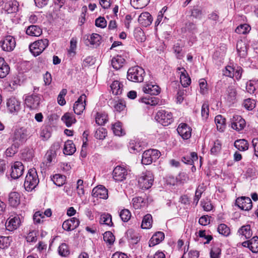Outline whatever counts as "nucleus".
Returning a JSON list of instances; mask_svg holds the SVG:
<instances>
[{"label":"nucleus","mask_w":258,"mask_h":258,"mask_svg":"<svg viewBox=\"0 0 258 258\" xmlns=\"http://www.w3.org/2000/svg\"><path fill=\"white\" fill-rule=\"evenodd\" d=\"M30 133L27 128L24 127L17 128L12 135L11 140L19 145L23 144L29 138Z\"/></svg>","instance_id":"obj_1"},{"label":"nucleus","mask_w":258,"mask_h":258,"mask_svg":"<svg viewBox=\"0 0 258 258\" xmlns=\"http://www.w3.org/2000/svg\"><path fill=\"white\" fill-rule=\"evenodd\" d=\"M39 179L35 169H30L27 173L24 186L28 191L32 190L38 184Z\"/></svg>","instance_id":"obj_2"},{"label":"nucleus","mask_w":258,"mask_h":258,"mask_svg":"<svg viewBox=\"0 0 258 258\" xmlns=\"http://www.w3.org/2000/svg\"><path fill=\"white\" fill-rule=\"evenodd\" d=\"M145 71L139 66L132 67L127 71V78L134 82H142L144 80Z\"/></svg>","instance_id":"obj_3"},{"label":"nucleus","mask_w":258,"mask_h":258,"mask_svg":"<svg viewBox=\"0 0 258 258\" xmlns=\"http://www.w3.org/2000/svg\"><path fill=\"white\" fill-rule=\"evenodd\" d=\"M48 44L49 41L48 39H40L31 43L29 45V49L33 55L37 56L45 49Z\"/></svg>","instance_id":"obj_4"},{"label":"nucleus","mask_w":258,"mask_h":258,"mask_svg":"<svg viewBox=\"0 0 258 258\" xmlns=\"http://www.w3.org/2000/svg\"><path fill=\"white\" fill-rule=\"evenodd\" d=\"M160 152L155 149H149L145 151L142 155V163L150 165L155 162L160 156Z\"/></svg>","instance_id":"obj_5"},{"label":"nucleus","mask_w":258,"mask_h":258,"mask_svg":"<svg viewBox=\"0 0 258 258\" xmlns=\"http://www.w3.org/2000/svg\"><path fill=\"white\" fill-rule=\"evenodd\" d=\"M155 118L163 126H167L173 121L172 113L165 110L158 111Z\"/></svg>","instance_id":"obj_6"},{"label":"nucleus","mask_w":258,"mask_h":258,"mask_svg":"<svg viewBox=\"0 0 258 258\" xmlns=\"http://www.w3.org/2000/svg\"><path fill=\"white\" fill-rule=\"evenodd\" d=\"M154 181V176L150 171H146L140 177L138 183L140 188L147 189L150 188Z\"/></svg>","instance_id":"obj_7"},{"label":"nucleus","mask_w":258,"mask_h":258,"mask_svg":"<svg viewBox=\"0 0 258 258\" xmlns=\"http://www.w3.org/2000/svg\"><path fill=\"white\" fill-rule=\"evenodd\" d=\"M41 97L38 94H32L26 97L25 103L26 106L32 110L38 109L39 107Z\"/></svg>","instance_id":"obj_8"},{"label":"nucleus","mask_w":258,"mask_h":258,"mask_svg":"<svg viewBox=\"0 0 258 258\" xmlns=\"http://www.w3.org/2000/svg\"><path fill=\"white\" fill-rule=\"evenodd\" d=\"M15 46L16 40L12 36H7L2 42L1 47L4 51H11L14 50Z\"/></svg>","instance_id":"obj_9"},{"label":"nucleus","mask_w":258,"mask_h":258,"mask_svg":"<svg viewBox=\"0 0 258 258\" xmlns=\"http://www.w3.org/2000/svg\"><path fill=\"white\" fill-rule=\"evenodd\" d=\"M236 205L241 210L248 211L252 207V203L249 197H241L236 200Z\"/></svg>","instance_id":"obj_10"},{"label":"nucleus","mask_w":258,"mask_h":258,"mask_svg":"<svg viewBox=\"0 0 258 258\" xmlns=\"http://www.w3.org/2000/svg\"><path fill=\"white\" fill-rule=\"evenodd\" d=\"M24 167L21 162H15L11 167V175L13 179H18L23 173Z\"/></svg>","instance_id":"obj_11"},{"label":"nucleus","mask_w":258,"mask_h":258,"mask_svg":"<svg viewBox=\"0 0 258 258\" xmlns=\"http://www.w3.org/2000/svg\"><path fill=\"white\" fill-rule=\"evenodd\" d=\"M231 122V127L238 132L242 130L245 126V120L239 115H234Z\"/></svg>","instance_id":"obj_12"},{"label":"nucleus","mask_w":258,"mask_h":258,"mask_svg":"<svg viewBox=\"0 0 258 258\" xmlns=\"http://www.w3.org/2000/svg\"><path fill=\"white\" fill-rule=\"evenodd\" d=\"M86 96L83 94L80 96L74 105V111L77 114H81L85 108Z\"/></svg>","instance_id":"obj_13"},{"label":"nucleus","mask_w":258,"mask_h":258,"mask_svg":"<svg viewBox=\"0 0 258 258\" xmlns=\"http://www.w3.org/2000/svg\"><path fill=\"white\" fill-rule=\"evenodd\" d=\"M113 178L116 181H122L126 178L127 170L120 166H116L112 173Z\"/></svg>","instance_id":"obj_14"},{"label":"nucleus","mask_w":258,"mask_h":258,"mask_svg":"<svg viewBox=\"0 0 258 258\" xmlns=\"http://www.w3.org/2000/svg\"><path fill=\"white\" fill-rule=\"evenodd\" d=\"M191 128L186 123H180L177 128L178 134L184 140H187L190 138L191 135Z\"/></svg>","instance_id":"obj_15"},{"label":"nucleus","mask_w":258,"mask_h":258,"mask_svg":"<svg viewBox=\"0 0 258 258\" xmlns=\"http://www.w3.org/2000/svg\"><path fill=\"white\" fill-rule=\"evenodd\" d=\"M79 223V219L73 217L64 221L62 223V227L64 230L70 231L77 228Z\"/></svg>","instance_id":"obj_16"},{"label":"nucleus","mask_w":258,"mask_h":258,"mask_svg":"<svg viewBox=\"0 0 258 258\" xmlns=\"http://www.w3.org/2000/svg\"><path fill=\"white\" fill-rule=\"evenodd\" d=\"M93 197L102 199H107L108 198V190L103 185H99L94 187L92 192Z\"/></svg>","instance_id":"obj_17"},{"label":"nucleus","mask_w":258,"mask_h":258,"mask_svg":"<svg viewBox=\"0 0 258 258\" xmlns=\"http://www.w3.org/2000/svg\"><path fill=\"white\" fill-rule=\"evenodd\" d=\"M101 37L100 35L93 33L90 36H87V39L85 40V43L86 45L93 47H97L101 43Z\"/></svg>","instance_id":"obj_18"},{"label":"nucleus","mask_w":258,"mask_h":258,"mask_svg":"<svg viewBox=\"0 0 258 258\" xmlns=\"http://www.w3.org/2000/svg\"><path fill=\"white\" fill-rule=\"evenodd\" d=\"M7 106L11 113L18 112L21 108V103L15 97L9 98L7 102Z\"/></svg>","instance_id":"obj_19"},{"label":"nucleus","mask_w":258,"mask_h":258,"mask_svg":"<svg viewBox=\"0 0 258 258\" xmlns=\"http://www.w3.org/2000/svg\"><path fill=\"white\" fill-rule=\"evenodd\" d=\"M242 245L248 247L252 252H258V237L254 236L249 240L242 243Z\"/></svg>","instance_id":"obj_20"},{"label":"nucleus","mask_w":258,"mask_h":258,"mask_svg":"<svg viewBox=\"0 0 258 258\" xmlns=\"http://www.w3.org/2000/svg\"><path fill=\"white\" fill-rule=\"evenodd\" d=\"M237 92L234 86H229L226 90L225 99L229 103H234L236 99Z\"/></svg>","instance_id":"obj_21"},{"label":"nucleus","mask_w":258,"mask_h":258,"mask_svg":"<svg viewBox=\"0 0 258 258\" xmlns=\"http://www.w3.org/2000/svg\"><path fill=\"white\" fill-rule=\"evenodd\" d=\"M153 21L152 16L148 12L142 13L139 17V23L144 27L151 25Z\"/></svg>","instance_id":"obj_22"},{"label":"nucleus","mask_w":258,"mask_h":258,"mask_svg":"<svg viewBox=\"0 0 258 258\" xmlns=\"http://www.w3.org/2000/svg\"><path fill=\"white\" fill-rule=\"evenodd\" d=\"M19 6L17 1H10L5 3L4 9L8 14H12L18 11Z\"/></svg>","instance_id":"obj_23"},{"label":"nucleus","mask_w":258,"mask_h":258,"mask_svg":"<svg viewBox=\"0 0 258 258\" xmlns=\"http://www.w3.org/2000/svg\"><path fill=\"white\" fill-rule=\"evenodd\" d=\"M177 69L179 71H181L179 73H180V81L182 86L184 87H187L190 85L191 80L187 74L186 71L184 68H178Z\"/></svg>","instance_id":"obj_24"},{"label":"nucleus","mask_w":258,"mask_h":258,"mask_svg":"<svg viewBox=\"0 0 258 258\" xmlns=\"http://www.w3.org/2000/svg\"><path fill=\"white\" fill-rule=\"evenodd\" d=\"M143 91L151 95H157L160 92V88L157 85L147 84L143 88Z\"/></svg>","instance_id":"obj_25"},{"label":"nucleus","mask_w":258,"mask_h":258,"mask_svg":"<svg viewBox=\"0 0 258 258\" xmlns=\"http://www.w3.org/2000/svg\"><path fill=\"white\" fill-rule=\"evenodd\" d=\"M42 33V30L40 27L37 25H30L27 27L26 33L29 36L38 37Z\"/></svg>","instance_id":"obj_26"},{"label":"nucleus","mask_w":258,"mask_h":258,"mask_svg":"<svg viewBox=\"0 0 258 258\" xmlns=\"http://www.w3.org/2000/svg\"><path fill=\"white\" fill-rule=\"evenodd\" d=\"M20 224V218L17 216L10 217L6 223L8 230L11 231L16 229L19 226Z\"/></svg>","instance_id":"obj_27"},{"label":"nucleus","mask_w":258,"mask_h":258,"mask_svg":"<svg viewBox=\"0 0 258 258\" xmlns=\"http://www.w3.org/2000/svg\"><path fill=\"white\" fill-rule=\"evenodd\" d=\"M164 238V233L162 232H158L154 234L149 241V246H154L155 245L159 244Z\"/></svg>","instance_id":"obj_28"},{"label":"nucleus","mask_w":258,"mask_h":258,"mask_svg":"<svg viewBox=\"0 0 258 258\" xmlns=\"http://www.w3.org/2000/svg\"><path fill=\"white\" fill-rule=\"evenodd\" d=\"M10 72V67L5 59L0 57V78L6 77Z\"/></svg>","instance_id":"obj_29"},{"label":"nucleus","mask_w":258,"mask_h":258,"mask_svg":"<svg viewBox=\"0 0 258 258\" xmlns=\"http://www.w3.org/2000/svg\"><path fill=\"white\" fill-rule=\"evenodd\" d=\"M9 202L11 206L16 207L20 203V195L17 192H12L9 197Z\"/></svg>","instance_id":"obj_30"},{"label":"nucleus","mask_w":258,"mask_h":258,"mask_svg":"<svg viewBox=\"0 0 258 258\" xmlns=\"http://www.w3.org/2000/svg\"><path fill=\"white\" fill-rule=\"evenodd\" d=\"M76 147L72 141H67L64 145L63 152L64 154L68 155H73L76 151Z\"/></svg>","instance_id":"obj_31"},{"label":"nucleus","mask_w":258,"mask_h":258,"mask_svg":"<svg viewBox=\"0 0 258 258\" xmlns=\"http://www.w3.org/2000/svg\"><path fill=\"white\" fill-rule=\"evenodd\" d=\"M124 61L125 59L122 56L117 55L112 59L111 64L114 69L117 70L123 66Z\"/></svg>","instance_id":"obj_32"},{"label":"nucleus","mask_w":258,"mask_h":258,"mask_svg":"<svg viewBox=\"0 0 258 258\" xmlns=\"http://www.w3.org/2000/svg\"><path fill=\"white\" fill-rule=\"evenodd\" d=\"M123 85L118 81H113L110 85V88L114 95H118L122 93Z\"/></svg>","instance_id":"obj_33"},{"label":"nucleus","mask_w":258,"mask_h":258,"mask_svg":"<svg viewBox=\"0 0 258 258\" xmlns=\"http://www.w3.org/2000/svg\"><path fill=\"white\" fill-rule=\"evenodd\" d=\"M61 120L68 127L71 126L76 121L74 115L69 112L66 113L61 117Z\"/></svg>","instance_id":"obj_34"},{"label":"nucleus","mask_w":258,"mask_h":258,"mask_svg":"<svg viewBox=\"0 0 258 258\" xmlns=\"http://www.w3.org/2000/svg\"><path fill=\"white\" fill-rule=\"evenodd\" d=\"M234 146L239 151H244L248 149L249 145L246 140L240 139L235 142Z\"/></svg>","instance_id":"obj_35"},{"label":"nucleus","mask_w":258,"mask_h":258,"mask_svg":"<svg viewBox=\"0 0 258 258\" xmlns=\"http://www.w3.org/2000/svg\"><path fill=\"white\" fill-rule=\"evenodd\" d=\"M95 121L98 124L103 125L108 121V115L105 112H97Z\"/></svg>","instance_id":"obj_36"},{"label":"nucleus","mask_w":258,"mask_h":258,"mask_svg":"<svg viewBox=\"0 0 258 258\" xmlns=\"http://www.w3.org/2000/svg\"><path fill=\"white\" fill-rule=\"evenodd\" d=\"M240 234L244 236L246 239L249 238L252 235L249 225L242 226L238 230Z\"/></svg>","instance_id":"obj_37"},{"label":"nucleus","mask_w":258,"mask_h":258,"mask_svg":"<svg viewBox=\"0 0 258 258\" xmlns=\"http://www.w3.org/2000/svg\"><path fill=\"white\" fill-rule=\"evenodd\" d=\"M215 121L217 129L220 132H223L225 127V119L221 115H218L215 117Z\"/></svg>","instance_id":"obj_38"},{"label":"nucleus","mask_w":258,"mask_h":258,"mask_svg":"<svg viewBox=\"0 0 258 258\" xmlns=\"http://www.w3.org/2000/svg\"><path fill=\"white\" fill-rule=\"evenodd\" d=\"M152 224V217L151 214L146 215L143 219L141 227L143 229H149Z\"/></svg>","instance_id":"obj_39"},{"label":"nucleus","mask_w":258,"mask_h":258,"mask_svg":"<svg viewBox=\"0 0 258 258\" xmlns=\"http://www.w3.org/2000/svg\"><path fill=\"white\" fill-rule=\"evenodd\" d=\"M150 0H131V5L135 9H142L146 7Z\"/></svg>","instance_id":"obj_40"},{"label":"nucleus","mask_w":258,"mask_h":258,"mask_svg":"<svg viewBox=\"0 0 258 258\" xmlns=\"http://www.w3.org/2000/svg\"><path fill=\"white\" fill-rule=\"evenodd\" d=\"M100 223L101 224L106 225L107 226H112L113 223L112 222L111 216L108 214H102L100 218Z\"/></svg>","instance_id":"obj_41"},{"label":"nucleus","mask_w":258,"mask_h":258,"mask_svg":"<svg viewBox=\"0 0 258 258\" xmlns=\"http://www.w3.org/2000/svg\"><path fill=\"white\" fill-rule=\"evenodd\" d=\"M134 37L139 42H143L146 40L144 31L140 28H137L134 31Z\"/></svg>","instance_id":"obj_42"},{"label":"nucleus","mask_w":258,"mask_h":258,"mask_svg":"<svg viewBox=\"0 0 258 258\" xmlns=\"http://www.w3.org/2000/svg\"><path fill=\"white\" fill-rule=\"evenodd\" d=\"M20 145L16 143L15 142H12V146L8 148L6 151V154L7 156L11 157L16 153L18 151V149Z\"/></svg>","instance_id":"obj_43"},{"label":"nucleus","mask_w":258,"mask_h":258,"mask_svg":"<svg viewBox=\"0 0 258 258\" xmlns=\"http://www.w3.org/2000/svg\"><path fill=\"white\" fill-rule=\"evenodd\" d=\"M217 230L220 234L224 236H228L230 234V228L225 224H220L217 228Z\"/></svg>","instance_id":"obj_44"},{"label":"nucleus","mask_w":258,"mask_h":258,"mask_svg":"<svg viewBox=\"0 0 258 258\" xmlns=\"http://www.w3.org/2000/svg\"><path fill=\"white\" fill-rule=\"evenodd\" d=\"M132 201L133 206L135 209H140L145 205V202H144L143 198L142 197L134 198Z\"/></svg>","instance_id":"obj_45"},{"label":"nucleus","mask_w":258,"mask_h":258,"mask_svg":"<svg viewBox=\"0 0 258 258\" xmlns=\"http://www.w3.org/2000/svg\"><path fill=\"white\" fill-rule=\"evenodd\" d=\"M236 48L240 56L243 57L246 55V47L242 41L240 40L238 41L236 45Z\"/></svg>","instance_id":"obj_46"},{"label":"nucleus","mask_w":258,"mask_h":258,"mask_svg":"<svg viewBox=\"0 0 258 258\" xmlns=\"http://www.w3.org/2000/svg\"><path fill=\"white\" fill-rule=\"evenodd\" d=\"M58 253L61 256L66 257L70 254V250L68 245L66 243H62L58 247Z\"/></svg>","instance_id":"obj_47"},{"label":"nucleus","mask_w":258,"mask_h":258,"mask_svg":"<svg viewBox=\"0 0 258 258\" xmlns=\"http://www.w3.org/2000/svg\"><path fill=\"white\" fill-rule=\"evenodd\" d=\"M52 180L56 185L60 186L64 183L65 177L60 174H55L52 178Z\"/></svg>","instance_id":"obj_48"},{"label":"nucleus","mask_w":258,"mask_h":258,"mask_svg":"<svg viewBox=\"0 0 258 258\" xmlns=\"http://www.w3.org/2000/svg\"><path fill=\"white\" fill-rule=\"evenodd\" d=\"M191 16L195 19H201L202 16V9L198 7H194L190 11Z\"/></svg>","instance_id":"obj_49"},{"label":"nucleus","mask_w":258,"mask_h":258,"mask_svg":"<svg viewBox=\"0 0 258 258\" xmlns=\"http://www.w3.org/2000/svg\"><path fill=\"white\" fill-rule=\"evenodd\" d=\"M250 30V26L247 24H244L238 26L235 29V32L238 34H245L249 32Z\"/></svg>","instance_id":"obj_50"},{"label":"nucleus","mask_w":258,"mask_h":258,"mask_svg":"<svg viewBox=\"0 0 258 258\" xmlns=\"http://www.w3.org/2000/svg\"><path fill=\"white\" fill-rule=\"evenodd\" d=\"M221 149V142L220 141L217 140L213 144L211 149V153L212 154L216 155L218 154Z\"/></svg>","instance_id":"obj_51"},{"label":"nucleus","mask_w":258,"mask_h":258,"mask_svg":"<svg viewBox=\"0 0 258 258\" xmlns=\"http://www.w3.org/2000/svg\"><path fill=\"white\" fill-rule=\"evenodd\" d=\"M141 100L142 102L152 106H155L157 105L159 102L158 99L155 97L150 98L144 97L142 98Z\"/></svg>","instance_id":"obj_52"},{"label":"nucleus","mask_w":258,"mask_h":258,"mask_svg":"<svg viewBox=\"0 0 258 258\" xmlns=\"http://www.w3.org/2000/svg\"><path fill=\"white\" fill-rule=\"evenodd\" d=\"M56 155V154L54 152L53 150H49L47 152L45 155L47 160L46 166H49L50 163L54 161Z\"/></svg>","instance_id":"obj_53"},{"label":"nucleus","mask_w":258,"mask_h":258,"mask_svg":"<svg viewBox=\"0 0 258 258\" xmlns=\"http://www.w3.org/2000/svg\"><path fill=\"white\" fill-rule=\"evenodd\" d=\"M104 240L111 245L113 243L115 237L113 234L110 231H106L103 234Z\"/></svg>","instance_id":"obj_54"},{"label":"nucleus","mask_w":258,"mask_h":258,"mask_svg":"<svg viewBox=\"0 0 258 258\" xmlns=\"http://www.w3.org/2000/svg\"><path fill=\"white\" fill-rule=\"evenodd\" d=\"M243 105L244 107L248 110H251L255 106V101L250 98L244 100Z\"/></svg>","instance_id":"obj_55"},{"label":"nucleus","mask_w":258,"mask_h":258,"mask_svg":"<svg viewBox=\"0 0 258 258\" xmlns=\"http://www.w3.org/2000/svg\"><path fill=\"white\" fill-rule=\"evenodd\" d=\"M107 135V131L103 127L99 128L95 132V137L97 139L103 140Z\"/></svg>","instance_id":"obj_56"},{"label":"nucleus","mask_w":258,"mask_h":258,"mask_svg":"<svg viewBox=\"0 0 258 258\" xmlns=\"http://www.w3.org/2000/svg\"><path fill=\"white\" fill-rule=\"evenodd\" d=\"M210 258H220L221 254V250L218 246H213L210 251Z\"/></svg>","instance_id":"obj_57"},{"label":"nucleus","mask_w":258,"mask_h":258,"mask_svg":"<svg viewBox=\"0 0 258 258\" xmlns=\"http://www.w3.org/2000/svg\"><path fill=\"white\" fill-rule=\"evenodd\" d=\"M119 216L122 221L127 222L131 217V214L128 210L123 209L120 211Z\"/></svg>","instance_id":"obj_58"},{"label":"nucleus","mask_w":258,"mask_h":258,"mask_svg":"<svg viewBox=\"0 0 258 258\" xmlns=\"http://www.w3.org/2000/svg\"><path fill=\"white\" fill-rule=\"evenodd\" d=\"M114 109L115 111L120 112L124 110L125 107V103L123 100L116 101L113 105Z\"/></svg>","instance_id":"obj_59"},{"label":"nucleus","mask_w":258,"mask_h":258,"mask_svg":"<svg viewBox=\"0 0 258 258\" xmlns=\"http://www.w3.org/2000/svg\"><path fill=\"white\" fill-rule=\"evenodd\" d=\"M209 104L207 102L203 103L201 109V115L203 119H206L209 116Z\"/></svg>","instance_id":"obj_60"},{"label":"nucleus","mask_w":258,"mask_h":258,"mask_svg":"<svg viewBox=\"0 0 258 258\" xmlns=\"http://www.w3.org/2000/svg\"><path fill=\"white\" fill-rule=\"evenodd\" d=\"M10 244L9 237L0 236V249H4L9 247Z\"/></svg>","instance_id":"obj_61"},{"label":"nucleus","mask_w":258,"mask_h":258,"mask_svg":"<svg viewBox=\"0 0 258 258\" xmlns=\"http://www.w3.org/2000/svg\"><path fill=\"white\" fill-rule=\"evenodd\" d=\"M112 130L116 136H120L122 135V130L121 123L119 122H116L113 124Z\"/></svg>","instance_id":"obj_62"},{"label":"nucleus","mask_w":258,"mask_h":258,"mask_svg":"<svg viewBox=\"0 0 258 258\" xmlns=\"http://www.w3.org/2000/svg\"><path fill=\"white\" fill-rule=\"evenodd\" d=\"M223 74L224 76L233 78L234 75V68L231 66H226L223 70Z\"/></svg>","instance_id":"obj_63"},{"label":"nucleus","mask_w":258,"mask_h":258,"mask_svg":"<svg viewBox=\"0 0 258 258\" xmlns=\"http://www.w3.org/2000/svg\"><path fill=\"white\" fill-rule=\"evenodd\" d=\"M95 25L98 27L105 28L107 25V22L104 18L100 17L96 19Z\"/></svg>","instance_id":"obj_64"}]
</instances>
